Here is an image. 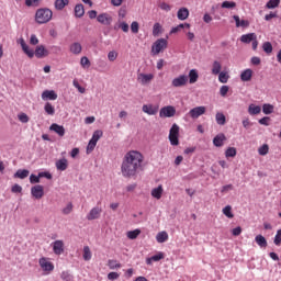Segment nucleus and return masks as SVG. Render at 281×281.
Returning <instances> with one entry per match:
<instances>
[{
    "instance_id": "1",
    "label": "nucleus",
    "mask_w": 281,
    "mask_h": 281,
    "mask_svg": "<svg viewBox=\"0 0 281 281\" xmlns=\"http://www.w3.org/2000/svg\"><path fill=\"white\" fill-rule=\"evenodd\" d=\"M144 168V155L137 150H130L125 154L121 172L125 179H133L139 175V171Z\"/></svg>"
},
{
    "instance_id": "2",
    "label": "nucleus",
    "mask_w": 281,
    "mask_h": 281,
    "mask_svg": "<svg viewBox=\"0 0 281 281\" xmlns=\"http://www.w3.org/2000/svg\"><path fill=\"white\" fill-rule=\"evenodd\" d=\"M52 16H54V12L49 8H41L35 12V22L38 23V25H43L49 23Z\"/></svg>"
},
{
    "instance_id": "3",
    "label": "nucleus",
    "mask_w": 281,
    "mask_h": 281,
    "mask_svg": "<svg viewBox=\"0 0 281 281\" xmlns=\"http://www.w3.org/2000/svg\"><path fill=\"white\" fill-rule=\"evenodd\" d=\"M165 49H168V40L166 38H158L153 45H151V54L153 56H157L161 54Z\"/></svg>"
},
{
    "instance_id": "4",
    "label": "nucleus",
    "mask_w": 281,
    "mask_h": 281,
    "mask_svg": "<svg viewBox=\"0 0 281 281\" xmlns=\"http://www.w3.org/2000/svg\"><path fill=\"white\" fill-rule=\"evenodd\" d=\"M38 265L41 269L44 271L45 276H49L52 271H54V262L49 261V258L47 257H42L38 259Z\"/></svg>"
},
{
    "instance_id": "5",
    "label": "nucleus",
    "mask_w": 281,
    "mask_h": 281,
    "mask_svg": "<svg viewBox=\"0 0 281 281\" xmlns=\"http://www.w3.org/2000/svg\"><path fill=\"white\" fill-rule=\"evenodd\" d=\"M169 142L171 146H179V125L177 123L169 131Z\"/></svg>"
},
{
    "instance_id": "6",
    "label": "nucleus",
    "mask_w": 281,
    "mask_h": 281,
    "mask_svg": "<svg viewBox=\"0 0 281 281\" xmlns=\"http://www.w3.org/2000/svg\"><path fill=\"white\" fill-rule=\"evenodd\" d=\"M206 111H207V108H205L203 105L195 106L189 111V115H190V117H192V120H199V117H201V115H205Z\"/></svg>"
},
{
    "instance_id": "7",
    "label": "nucleus",
    "mask_w": 281,
    "mask_h": 281,
    "mask_svg": "<svg viewBox=\"0 0 281 281\" xmlns=\"http://www.w3.org/2000/svg\"><path fill=\"white\" fill-rule=\"evenodd\" d=\"M177 110L172 105H167L160 109L159 117H175Z\"/></svg>"
},
{
    "instance_id": "8",
    "label": "nucleus",
    "mask_w": 281,
    "mask_h": 281,
    "mask_svg": "<svg viewBox=\"0 0 281 281\" xmlns=\"http://www.w3.org/2000/svg\"><path fill=\"white\" fill-rule=\"evenodd\" d=\"M155 78L153 74L139 72L137 76V81L139 85H150V81Z\"/></svg>"
},
{
    "instance_id": "9",
    "label": "nucleus",
    "mask_w": 281,
    "mask_h": 281,
    "mask_svg": "<svg viewBox=\"0 0 281 281\" xmlns=\"http://www.w3.org/2000/svg\"><path fill=\"white\" fill-rule=\"evenodd\" d=\"M98 23H101V25H111L113 23V16L109 13H100L97 16Z\"/></svg>"
},
{
    "instance_id": "10",
    "label": "nucleus",
    "mask_w": 281,
    "mask_h": 281,
    "mask_svg": "<svg viewBox=\"0 0 281 281\" xmlns=\"http://www.w3.org/2000/svg\"><path fill=\"white\" fill-rule=\"evenodd\" d=\"M143 113H146L147 115H157L159 113V105L155 104H144L142 108Z\"/></svg>"
},
{
    "instance_id": "11",
    "label": "nucleus",
    "mask_w": 281,
    "mask_h": 281,
    "mask_svg": "<svg viewBox=\"0 0 281 281\" xmlns=\"http://www.w3.org/2000/svg\"><path fill=\"white\" fill-rule=\"evenodd\" d=\"M31 194L34 199L40 200L42 196H45V189L41 184L32 187Z\"/></svg>"
},
{
    "instance_id": "12",
    "label": "nucleus",
    "mask_w": 281,
    "mask_h": 281,
    "mask_svg": "<svg viewBox=\"0 0 281 281\" xmlns=\"http://www.w3.org/2000/svg\"><path fill=\"white\" fill-rule=\"evenodd\" d=\"M188 80H189L188 76L181 75V76L175 78L171 81V85H172V87H176V88L186 87V85H188Z\"/></svg>"
},
{
    "instance_id": "13",
    "label": "nucleus",
    "mask_w": 281,
    "mask_h": 281,
    "mask_svg": "<svg viewBox=\"0 0 281 281\" xmlns=\"http://www.w3.org/2000/svg\"><path fill=\"white\" fill-rule=\"evenodd\" d=\"M53 251L56 256H61V254H65V243L63 240H55L53 243Z\"/></svg>"
},
{
    "instance_id": "14",
    "label": "nucleus",
    "mask_w": 281,
    "mask_h": 281,
    "mask_svg": "<svg viewBox=\"0 0 281 281\" xmlns=\"http://www.w3.org/2000/svg\"><path fill=\"white\" fill-rule=\"evenodd\" d=\"M34 56H36V58H45V57L49 56V50H47V48H45V46L38 45V46H36L35 50H34Z\"/></svg>"
},
{
    "instance_id": "15",
    "label": "nucleus",
    "mask_w": 281,
    "mask_h": 281,
    "mask_svg": "<svg viewBox=\"0 0 281 281\" xmlns=\"http://www.w3.org/2000/svg\"><path fill=\"white\" fill-rule=\"evenodd\" d=\"M49 131H52L53 133H56V135H58V137H65V126H63V125L53 123L49 126Z\"/></svg>"
},
{
    "instance_id": "16",
    "label": "nucleus",
    "mask_w": 281,
    "mask_h": 281,
    "mask_svg": "<svg viewBox=\"0 0 281 281\" xmlns=\"http://www.w3.org/2000/svg\"><path fill=\"white\" fill-rule=\"evenodd\" d=\"M100 214H102V209L95 206L90 210V212L87 214L88 221H95V218H100Z\"/></svg>"
},
{
    "instance_id": "17",
    "label": "nucleus",
    "mask_w": 281,
    "mask_h": 281,
    "mask_svg": "<svg viewBox=\"0 0 281 281\" xmlns=\"http://www.w3.org/2000/svg\"><path fill=\"white\" fill-rule=\"evenodd\" d=\"M226 140L227 137L225 136V134L221 133L213 138V144L214 146H216V148H221V146H223V144H225Z\"/></svg>"
},
{
    "instance_id": "18",
    "label": "nucleus",
    "mask_w": 281,
    "mask_h": 281,
    "mask_svg": "<svg viewBox=\"0 0 281 281\" xmlns=\"http://www.w3.org/2000/svg\"><path fill=\"white\" fill-rule=\"evenodd\" d=\"M20 45L22 47V50L29 58H32L34 56V49L30 48V46L25 43V40L21 38L20 40Z\"/></svg>"
},
{
    "instance_id": "19",
    "label": "nucleus",
    "mask_w": 281,
    "mask_h": 281,
    "mask_svg": "<svg viewBox=\"0 0 281 281\" xmlns=\"http://www.w3.org/2000/svg\"><path fill=\"white\" fill-rule=\"evenodd\" d=\"M42 100H58V94L54 90H45L42 93Z\"/></svg>"
},
{
    "instance_id": "20",
    "label": "nucleus",
    "mask_w": 281,
    "mask_h": 281,
    "mask_svg": "<svg viewBox=\"0 0 281 281\" xmlns=\"http://www.w3.org/2000/svg\"><path fill=\"white\" fill-rule=\"evenodd\" d=\"M190 16V10L188 8L182 7L178 10L177 18L179 21H186Z\"/></svg>"
},
{
    "instance_id": "21",
    "label": "nucleus",
    "mask_w": 281,
    "mask_h": 281,
    "mask_svg": "<svg viewBox=\"0 0 281 281\" xmlns=\"http://www.w3.org/2000/svg\"><path fill=\"white\" fill-rule=\"evenodd\" d=\"M256 38H258L256 33H248L240 36V42L249 45V43H251L252 41H256Z\"/></svg>"
},
{
    "instance_id": "22",
    "label": "nucleus",
    "mask_w": 281,
    "mask_h": 281,
    "mask_svg": "<svg viewBox=\"0 0 281 281\" xmlns=\"http://www.w3.org/2000/svg\"><path fill=\"white\" fill-rule=\"evenodd\" d=\"M67 5H69V0H55L54 2L55 10L58 11L65 10Z\"/></svg>"
},
{
    "instance_id": "23",
    "label": "nucleus",
    "mask_w": 281,
    "mask_h": 281,
    "mask_svg": "<svg viewBox=\"0 0 281 281\" xmlns=\"http://www.w3.org/2000/svg\"><path fill=\"white\" fill-rule=\"evenodd\" d=\"M162 195H164V187L161 184L151 190V196L154 199L159 200L161 199Z\"/></svg>"
},
{
    "instance_id": "24",
    "label": "nucleus",
    "mask_w": 281,
    "mask_h": 281,
    "mask_svg": "<svg viewBox=\"0 0 281 281\" xmlns=\"http://www.w3.org/2000/svg\"><path fill=\"white\" fill-rule=\"evenodd\" d=\"M159 260H164V252H158L146 259V265H153V262H159Z\"/></svg>"
},
{
    "instance_id": "25",
    "label": "nucleus",
    "mask_w": 281,
    "mask_h": 281,
    "mask_svg": "<svg viewBox=\"0 0 281 281\" xmlns=\"http://www.w3.org/2000/svg\"><path fill=\"white\" fill-rule=\"evenodd\" d=\"M70 52L71 54H75L78 56V54H82V45L78 42H75L70 45Z\"/></svg>"
},
{
    "instance_id": "26",
    "label": "nucleus",
    "mask_w": 281,
    "mask_h": 281,
    "mask_svg": "<svg viewBox=\"0 0 281 281\" xmlns=\"http://www.w3.org/2000/svg\"><path fill=\"white\" fill-rule=\"evenodd\" d=\"M233 19L236 23V27H249V21H247V20L240 21V16H238V15H233Z\"/></svg>"
},
{
    "instance_id": "27",
    "label": "nucleus",
    "mask_w": 281,
    "mask_h": 281,
    "mask_svg": "<svg viewBox=\"0 0 281 281\" xmlns=\"http://www.w3.org/2000/svg\"><path fill=\"white\" fill-rule=\"evenodd\" d=\"M69 167V162L66 158L56 161L57 170L65 171Z\"/></svg>"
},
{
    "instance_id": "28",
    "label": "nucleus",
    "mask_w": 281,
    "mask_h": 281,
    "mask_svg": "<svg viewBox=\"0 0 281 281\" xmlns=\"http://www.w3.org/2000/svg\"><path fill=\"white\" fill-rule=\"evenodd\" d=\"M75 16L77 19H82V16H85V5L82 3L75 7Z\"/></svg>"
},
{
    "instance_id": "29",
    "label": "nucleus",
    "mask_w": 281,
    "mask_h": 281,
    "mask_svg": "<svg viewBox=\"0 0 281 281\" xmlns=\"http://www.w3.org/2000/svg\"><path fill=\"white\" fill-rule=\"evenodd\" d=\"M15 179H27V177H30V170L27 169H19L15 173H14Z\"/></svg>"
},
{
    "instance_id": "30",
    "label": "nucleus",
    "mask_w": 281,
    "mask_h": 281,
    "mask_svg": "<svg viewBox=\"0 0 281 281\" xmlns=\"http://www.w3.org/2000/svg\"><path fill=\"white\" fill-rule=\"evenodd\" d=\"M262 111V108L260 105L250 104L248 108L249 115H258Z\"/></svg>"
},
{
    "instance_id": "31",
    "label": "nucleus",
    "mask_w": 281,
    "mask_h": 281,
    "mask_svg": "<svg viewBox=\"0 0 281 281\" xmlns=\"http://www.w3.org/2000/svg\"><path fill=\"white\" fill-rule=\"evenodd\" d=\"M215 120H216V123L220 125V126H225L226 122H227V119L225 117V114L221 113V112H217L216 115H215Z\"/></svg>"
},
{
    "instance_id": "32",
    "label": "nucleus",
    "mask_w": 281,
    "mask_h": 281,
    "mask_svg": "<svg viewBox=\"0 0 281 281\" xmlns=\"http://www.w3.org/2000/svg\"><path fill=\"white\" fill-rule=\"evenodd\" d=\"M164 33V27L159 22H156L153 26V36H159V34Z\"/></svg>"
},
{
    "instance_id": "33",
    "label": "nucleus",
    "mask_w": 281,
    "mask_h": 281,
    "mask_svg": "<svg viewBox=\"0 0 281 281\" xmlns=\"http://www.w3.org/2000/svg\"><path fill=\"white\" fill-rule=\"evenodd\" d=\"M255 243H257V245L260 246L261 248L267 247V238H265V236H262V235H257L255 237Z\"/></svg>"
},
{
    "instance_id": "34",
    "label": "nucleus",
    "mask_w": 281,
    "mask_h": 281,
    "mask_svg": "<svg viewBox=\"0 0 281 281\" xmlns=\"http://www.w3.org/2000/svg\"><path fill=\"white\" fill-rule=\"evenodd\" d=\"M102 135H104L102 130H97V131L93 132L92 137H91L90 140H92L95 144H98V142H100V138L102 137Z\"/></svg>"
},
{
    "instance_id": "35",
    "label": "nucleus",
    "mask_w": 281,
    "mask_h": 281,
    "mask_svg": "<svg viewBox=\"0 0 281 281\" xmlns=\"http://www.w3.org/2000/svg\"><path fill=\"white\" fill-rule=\"evenodd\" d=\"M156 240L157 243H166V240H168V233L165 231L158 233L156 236Z\"/></svg>"
},
{
    "instance_id": "36",
    "label": "nucleus",
    "mask_w": 281,
    "mask_h": 281,
    "mask_svg": "<svg viewBox=\"0 0 281 281\" xmlns=\"http://www.w3.org/2000/svg\"><path fill=\"white\" fill-rule=\"evenodd\" d=\"M139 234H142V231L139 228L130 231V232H127V238H130V240H135V238H137V236H139Z\"/></svg>"
},
{
    "instance_id": "37",
    "label": "nucleus",
    "mask_w": 281,
    "mask_h": 281,
    "mask_svg": "<svg viewBox=\"0 0 281 281\" xmlns=\"http://www.w3.org/2000/svg\"><path fill=\"white\" fill-rule=\"evenodd\" d=\"M273 105L269 103H265L262 105V112L265 113V115H271V113H273Z\"/></svg>"
},
{
    "instance_id": "38",
    "label": "nucleus",
    "mask_w": 281,
    "mask_h": 281,
    "mask_svg": "<svg viewBox=\"0 0 281 281\" xmlns=\"http://www.w3.org/2000/svg\"><path fill=\"white\" fill-rule=\"evenodd\" d=\"M258 153L261 157H265L266 155H269V145L268 144H263L262 146H260L258 148Z\"/></svg>"
},
{
    "instance_id": "39",
    "label": "nucleus",
    "mask_w": 281,
    "mask_h": 281,
    "mask_svg": "<svg viewBox=\"0 0 281 281\" xmlns=\"http://www.w3.org/2000/svg\"><path fill=\"white\" fill-rule=\"evenodd\" d=\"M280 5V0H269L266 4V8L268 10H273L274 8H278Z\"/></svg>"
},
{
    "instance_id": "40",
    "label": "nucleus",
    "mask_w": 281,
    "mask_h": 281,
    "mask_svg": "<svg viewBox=\"0 0 281 281\" xmlns=\"http://www.w3.org/2000/svg\"><path fill=\"white\" fill-rule=\"evenodd\" d=\"M108 267H109V269H121L122 263L117 262V260L110 259L108 261Z\"/></svg>"
},
{
    "instance_id": "41",
    "label": "nucleus",
    "mask_w": 281,
    "mask_h": 281,
    "mask_svg": "<svg viewBox=\"0 0 281 281\" xmlns=\"http://www.w3.org/2000/svg\"><path fill=\"white\" fill-rule=\"evenodd\" d=\"M44 111L47 113V115H54V113H56V109H54V105H52L49 102L45 104Z\"/></svg>"
},
{
    "instance_id": "42",
    "label": "nucleus",
    "mask_w": 281,
    "mask_h": 281,
    "mask_svg": "<svg viewBox=\"0 0 281 281\" xmlns=\"http://www.w3.org/2000/svg\"><path fill=\"white\" fill-rule=\"evenodd\" d=\"M237 150L235 147H228L225 151V157L229 159V157H236Z\"/></svg>"
},
{
    "instance_id": "43",
    "label": "nucleus",
    "mask_w": 281,
    "mask_h": 281,
    "mask_svg": "<svg viewBox=\"0 0 281 281\" xmlns=\"http://www.w3.org/2000/svg\"><path fill=\"white\" fill-rule=\"evenodd\" d=\"M262 49L266 54H271V52H273V45L271 44V42H265L262 44Z\"/></svg>"
},
{
    "instance_id": "44",
    "label": "nucleus",
    "mask_w": 281,
    "mask_h": 281,
    "mask_svg": "<svg viewBox=\"0 0 281 281\" xmlns=\"http://www.w3.org/2000/svg\"><path fill=\"white\" fill-rule=\"evenodd\" d=\"M91 248L89 246L83 247V260L89 261L91 260Z\"/></svg>"
},
{
    "instance_id": "45",
    "label": "nucleus",
    "mask_w": 281,
    "mask_h": 281,
    "mask_svg": "<svg viewBox=\"0 0 281 281\" xmlns=\"http://www.w3.org/2000/svg\"><path fill=\"white\" fill-rule=\"evenodd\" d=\"M223 215L227 218H234V213H232V206L227 205L223 209Z\"/></svg>"
},
{
    "instance_id": "46",
    "label": "nucleus",
    "mask_w": 281,
    "mask_h": 281,
    "mask_svg": "<svg viewBox=\"0 0 281 281\" xmlns=\"http://www.w3.org/2000/svg\"><path fill=\"white\" fill-rule=\"evenodd\" d=\"M218 80H220V82L225 85V83H227V80H229V75H227V72H225V71H221L218 75Z\"/></svg>"
},
{
    "instance_id": "47",
    "label": "nucleus",
    "mask_w": 281,
    "mask_h": 281,
    "mask_svg": "<svg viewBox=\"0 0 281 281\" xmlns=\"http://www.w3.org/2000/svg\"><path fill=\"white\" fill-rule=\"evenodd\" d=\"M199 80V74L196 71H190L189 74V82L190 85H194Z\"/></svg>"
},
{
    "instance_id": "48",
    "label": "nucleus",
    "mask_w": 281,
    "mask_h": 281,
    "mask_svg": "<svg viewBox=\"0 0 281 281\" xmlns=\"http://www.w3.org/2000/svg\"><path fill=\"white\" fill-rule=\"evenodd\" d=\"M95 146H98V143L90 139L87 146V155H90V153H93V150H95Z\"/></svg>"
},
{
    "instance_id": "49",
    "label": "nucleus",
    "mask_w": 281,
    "mask_h": 281,
    "mask_svg": "<svg viewBox=\"0 0 281 281\" xmlns=\"http://www.w3.org/2000/svg\"><path fill=\"white\" fill-rule=\"evenodd\" d=\"M252 72L251 71H243L240 78L244 82H249L251 80Z\"/></svg>"
},
{
    "instance_id": "50",
    "label": "nucleus",
    "mask_w": 281,
    "mask_h": 281,
    "mask_svg": "<svg viewBox=\"0 0 281 281\" xmlns=\"http://www.w3.org/2000/svg\"><path fill=\"white\" fill-rule=\"evenodd\" d=\"M61 280L65 281H74V276H71V273H69V271H63L60 274Z\"/></svg>"
},
{
    "instance_id": "51",
    "label": "nucleus",
    "mask_w": 281,
    "mask_h": 281,
    "mask_svg": "<svg viewBox=\"0 0 281 281\" xmlns=\"http://www.w3.org/2000/svg\"><path fill=\"white\" fill-rule=\"evenodd\" d=\"M222 8H225L226 10H232V9L236 8V2H234V1H224L222 3Z\"/></svg>"
},
{
    "instance_id": "52",
    "label": "nucleus",
    "mask_w": 281,
    "mask_h": 281,
    "mask_svg": "<svg viewBox=\"0 0 281 281\" xmlns=\"http://www.w3.org/2000/svg\"><path fill=\"white\" fill-rule=\"evenodd\" d=\"M273 243L277 247L281 246V228L277 231Z\"/></svg>"
},
{
    "instance_id": "53",
    "label": "nucleus",
    "mask_w": 281,
    "mask_h": 281,
    "mask_svg": "<svg viewBox=\"0 0 281 281\" xmlns=\"http://www.w3.org/2000/svg\"><path fill=\"white\" fill-rule=\"evenodd\" d=\"M80 65L81 67H85V68L90 67L91 61L89 60V57L87 56L81 57Z\"/></svg>"
},
{
    "instance_id": "54",
    "label": "nucleus",
    "mask_w": 281,
    "mask_h": 281,
    "mask_svg": "<svg viewBox=\"0 0 281 281\" xmlns=\"http://www.w3.org/2000/svg\"><path fill=\"white\" fill-rule=\"evenodd\" d=\"M18 119L22 122V124H27V122H30V116H27L25 113H20Z\"/></svg>"
},
{
    "instance_id": "55",
    "label": "nucleus",
    "mask_w": 281,
    "mask_h": 281,
    "mask_svg": "<svg viewBox=\"0 0 281 281\" xmlns=\"http://www.w3.org/2000/svg\"><path fill=\"white\" fill-rule=\"evenodd\" d=\"M131 30L133 34H138L139 32V23L137 21L132 22Z\"/></svg>"
},
{
    "instance_id": "56",
    "label": "nucleus",
    "mask_w": 281,
    "mask_h": 281,
    "mask_svg": "<svg viewBox=\"0 0 281 281\" xmlns=\"http://www.w3.org/2000/svg\"><path fill=\"white\" fill-rule=\"evenodd\" d=\"M227 93H229V86H222L220 89V94L222 98H226Z\"/></svg>"
},
{
    "instance_id": "57",
    "label": "nucleus",
    "mask_w": 281,
    "mask_h": 281,
    "mask_svg": "<svg viewBox=\"0 0 281 281\" xmlns=\"http://www.w3.org/2000/svg\"><path fill=\"white\" fill-rule=\"evenodd\" d=\"M74 212V204L68 203L66 207L63 209V214H71Z\"/></svg>"
},
{
    "instance_id": "58",
    "label": "nucleus",
    "mask_w": 281,
    "mask_h": 281,
    "mask_svg": "<svg viewBox=\"0 0 281 281\" xmlns=\"http://www.w3.org/2000/svg\"><path fill=\"white\" fill-rule=\"evenodd\" d=\"M241 124H243L244 128H246V130L251 128V126H254V123H251L249 117L244 119Z\"/></svg>"
},
{
    "instance_id": "59",
    "label": "nucleus",
    "mask_w": 281,
    "mask_h": 281,
    "mask_svg": "<svg viewBox=\"0 0 281 281\" xmlns=\"http://www.w3.org/2000/svg\"><path fill=\"white\" fill-rule=\"evenodd\" d=\"M11 192H13V194H19V193L23 192V187H21L20 184H14L11 188Z\"/></svg>"
},
{
    "instance_id": "60",
    "label": "nucleus",
    "mask_w": 281,
    "mask_h": 281,
    "mask_svg": "<svg viewBox=\"0 0 281 281\" xmlns=\"http://www.w3.org/2000/svg\"><path fill=\"white\" fill-rule=\"evenodd\" d=\"M30 181H31V183H41V173H38V176L31 175L30 176Z\"/></svg>"
},
{
    "instance_id": "61",
    "label": "nucleus",
    "mask_w": 281,
    "mask_h": 281,
    "mask_svg": "<svg viewBox=\"0 0 281 281\" xmlns=\"http://www.w3.org/2000/svg\"><path fill=\"white\" fill-rule=\"evenodd\" d=\"M160 10H164L165 12H170V10H172V7H170V4L166 3V2H161L159 4Z\"/></svg>"
},
{
    "instance_id": "62",
    "label": "nucleus",
    "mask_w": 281,
    "mask_h": 281,
    "mask_svg": "<svg viewBox=\"0 0 281 281\" xmlns=\"http://www.w3.org/2000/svg\"><path fill=\"white\" fill-rule=\"evenodd\" d=\"M108 58L109 60L113 61L117 58V52L115 50H111L109 54H108Z\"/></svg>"
},
{
    "instance_id": "63",
    "label": "nucleus",
    "mask_w": 281,
    "mask_h": 281,
    "mask_svg": "<svg viewBox=\"0 0 281 281\" xmlns=\"http://www.w3.org/2000/svg\"><path fill=\"white\" fill-rule=\"evenodd\" d=\"M120 278V273L117 272H110L108 274V280H117Z\"/></svg>"
},
{
    "instance_id": "64",
    "label": "nucleus",
    "mask_w": 281,
    "mask_h": 281,
    "mask_svg": "<svg viewBox=\"0 0 281 281\" xmlns=\"http://www.w3.org/2000/svg\"><path fill=\"white\" fill-rule=\"evenodd\" d=\"M119 27H120V30H122L125 33L128 32V23H126V22H121L119 24Z\"/></svg>"
}]
</instances>
